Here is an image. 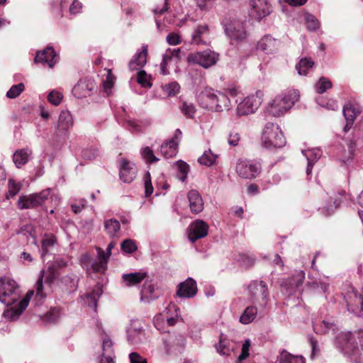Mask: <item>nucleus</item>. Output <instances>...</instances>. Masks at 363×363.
Here are the masks:
<instances>
[{
	"label": "nucleus",
	"instance_id": "obj_1",
	"mask_svg": "<svg viewBox=\"0 0 363 363\" xmlns=\"http://www.w3.org/2000/svg\"><path fill=\"white\" fill-rule=\"evenodd\" d=\"M335 345L345 357L358 363L363 350V329L352 332H341L335 339Z\"/></svg>",
	"mask_w": 363,
	"mask_h": 363
},
{
	"label": "nucleus",
	"instance_id": "obj_2",
	"mask_svg": "<svg viewBox=\"0 0 363 363\" xmlns=\"http://www.w3.org/2000/svg\"><path fill=\"white\" fill-rule=\"evenodd\" d=\"M299 99V92L295 89L286 90L277 95L269 104L267 111L274 117H280L289 111Z\"/></svg>",
	"mask_w": 363,
	"mask_h": 363
},
{
	"label": "nucleus",
	"instance_id": "obj_3",
	"mask_svg": "<svg viewBox=\"0 0 363 363\" xmlns=\"http://www.w3.org/2000/svg\"><path fill=\"white\" fill-rule=\"evenodd\" d=\"M286 143L280 127L274 123H267L261 138L262 146L266 149L281 148Z\"/></svg>",
	"mask_w": 363,
	"mask_h": 363
},
{
	"label": "nucleus",
	"instance_id": "obj_4",
	"mask_svg": "<svg viewBox=\"0 0 363 363\" xmlns=\"http://www.w3.org/2000/svg\"><path fill=\"white\" fill-rule=\"evenodd\" d=\"M21 296L17 283L9 277L0 278V302L9 306L17 301Z\"/></svg>",
	"mask_w": 363,
	"mask_h": 363
},
{
	"label": "nucleus",
	"instance_id": "obj_5",
	"mask_svg": "<svg viewBox=\"0 0 363 363\" xmlns=\"http://www.w3.org/2000/svg\"><path fill=\"white\" fill-rule=\"evenodd\" d=\"M221 24L225 35L233 40L242 41L246 38V31L242 21L235 18H224Z\"/></svg>",
	"mask_w": 363,
	"mask_h": 363
},
{
	"label": "nucleus",
	"instance_id": "obj_6",
	"mask_svg": "<svg viewBox=\"0 0 363 363\" xmlns=\"http://www.w3.org/2000/svg\"><path fill=\"white\" fill-rule=\"evenodd\" d=\"M51 191V189L48 188L40 193L21 196L18 199V206L21 209H27L40 206L50 197L52 198Z\"/></svg>",
	"mask_w": 363,
	"mask_h": 363
},
{
	"label": "nucleus",
	"instance_id": "obj_7",
	"mask_svg": "<svg viewBox=\"0 0 363 363\" xmlns=\"http://www.w3.org/2000/svg\"><path fill=\"white\" fill-rule=\"evenodd\" d=\"M218 57L219 55L216 52L206 50L190 53L187 57V60L189 62L198 64L204 68H208L217 62Z\"/></svg>",
	"mask_w": 363,
	"mask_h": 363
},
{
	"label": "nucleus",
	"instance_id": "obj_8",
	"mask_svg": "<svg viewBox=\"0 0 363 363\" xmlns=\"http://www.w3.org/2000/svg\"><path fill=\"white\" fill-rule=\"evenodd\" d=\"M236 172L240 177L252 179L261 172V165L252 160H239L236 164Z\"/></svg>",
	"mask_w": 363,
	"mask_h": 363
},
{
	"label": "nucleus",
	"instance_id": "obj_9",
	"mask_svg": "<svg viewBox=\"0 0 363 363\" xmlns=\"http://www.w3.org/2000/svg\"><path fill=\"white\" fill-rule=\"evenodd\" d=\"M164 349L167 354H181L185 348L186 340L180 334L174 333L168 335L164 339Z\"/></svg>",
	"mask_w": 363,
	"mask_h": 363
},
{
	"label": "nucleus",
	"instance_id": "obj_10",
	"mask_svg": "<svg viewBox=\"0 0 363 363\" xmlns=\"http://www.w3.org/2000/svg\"><path fill=\"white\" fill-rule=\"evenodd\" d=\"M261 104V99L257 96H246L237 106L238 116H247L254 113Z\"/></svg>",
	"mask_w": 363,
	"mask_h": 363
},
{
	"label": "nucleus",
	"instance_id": "obj_11",
	"mask_svg": "<svg viewBox=\"0 0 363 363\" xmlns=\"http://www.w3.org/2000/svg\"><path fill=\"white\" fill-rule=\"evenodd\" d=\"M305 279V273L300 270L296 272L291 277L283 281L281 283V291L288 296L295 293L297 288L302 285Z\"/></svg>",
	"mask_w": 363,
	"mask_h": 363
},
{
	"label": "nucleus",
	"instance_id": "obj_12",
	"mask_svg": "<svg viewBox=\"0 0 363 363\" xmlns=\"http://www.w3.org/2000/svg\"><path fill=\"white\" fill-rule=\"evenodd\" d=\"M115 247V242H111L106 250L97 249V259L91 264V267L95 272H104L107 267L108 260L111 255V250Z\"/></svg>",
	"mask_w": 363,
	"mask_h": 363
},
{
	"label": "nucleus",
	"instance_id": "obj_13",
	"mask_svg": "<svg viewBox=\"0 0 363 363\" xmlns=\"http://www.w3.org/2000/svg\"><path fill=\"white\" fill-rule=\"evenodd\" d=\"M208 232V225L202 220L197 219L190 224L188 228V238L191 242L206 237Z\"/></svg>",
	"mask_w": 363,
	"mask_h": 363
},
{
	"label": "nucleus",
	"instance_id": "obj_14",
	"mask_svg": "<svg viewBox=\"0 0 363 363\" xmlns=\"http://www.w3.org/2000/svg\"><path fill=\"white\" fill-rule=\"evenodd\" d=\"M33 294V291H29L24 298L19 302L18 306L11 307L4 312V317L12 321L18 320L23 311L28 307Z\"/></svg>",
	"mask_w": 363,
	"mask_h": 363
},
{
	"label": "nucleus",
	"instance_id": "obj_15",
	"mask_svg": "<svg viewBox=\"0 0 363 363\" xmlns=\"http://www.w3.org/2000/svg\"><path fill=\"white\" fill-rule=\"evenodd\" d=\"M210 28L207 23L196 24L191 33V43L199 45H208L209 42Z\"/></svg>",
	"mask_w": 363,
	"mask_h": 363
},
{
	"label": "nucleus",
	"instance_id": "obj_16",
	"mask_svg": "<svg viewBox=\"0 0 363 363\" xmlns=\"http://www.w3.org/2000/svg\"><path fill=\"white\" fill-rule=\"evenodd\" d=\"M251 15L257 21L262 20L272 12L269 0H251Z\"/></svg>",
	"mask_w": 363,
	"mask_h": 363
},
{
	"label": "nucleus",
	"instance_id": "obj_17",
	"mask_svg": "<svg viewBox=\"0 0 363 363\" xmlns=\"http://www.w3.org/2000/svg\"><path fill=\"white\" fill-rule=\"evenodd\" d=\"M184 56V52L180 48L167 49L162 55V60L160 65L161 73L163 75H167L169 70L167 65L173 62L177 63Z\"/></svg>",
	"mask_w": 363,
	"mask_h": 363
},
{
	"label": "nucleus",
	"instance_id": "obj_18",
	"mask_svg": "<svg viewBox=\"0 0 363 363\" xmlns=\"http://www.w3.org/2000/svg\"><path fill=\"white\" fill-rule=\"evenodd\" d=\"M137 174V168L134 163L125 159L120 160L119 176L124 183L132 182Z\"/></svg>",
	"mask_w": 363,
	"mask_h": 363
},
{
	"label": "nucleus",
	"instance_id": "obj_19",
	"mask_svg": "<svg viewBox=\"0 0 363 363\" xmlns=\"http://www.w3.org/2000/svg\"><path fill=\"white\" fill-rule=\"evenodd\" d=\"M57 61V56L52 47H47L42 51L37 52L35 57V63L48 65L49 67H53Z\"/></svg>",
	"mask_w": 363,
	"mask_h": 363
},
{
	"label": "nucleus",
	"instance_id": "obj_20",
	"mask_svg": "<svg viewBox=\"0 0 363 363\" xmlns=\"http://www.w3.org/2000/svg\"><path fill=\"white\" fill-rule=\"evenodd\" d=\"M197 292V285L196 281L189 277L184 282L178 285L177 294L181 298H192Z\"/></svg>",
	"mask_w": 363,
	"mask_h": 363
},
{
	"label": "nucleus",
	"instance_id": "obj_21",
	"mask_svg": "<svg viewBox=\"0 0 363 363\" xmlns=\"http://www.w3.org/2000/svg\"><path fill=\"white\" fill-rule=\"evenodd\" d=\"M248 289L255 300L261 299L264 304L267 303L269 298L268 288L262 281L251 282Z\"/></svg>",
	"mask_w": 363,
	"mask_h": 363
},
{
	"label": "nucleus",
	"instance_id": "obj_22",
	"mask_svg": "<svg viewBox=\"0 0 363 363\" xmlns=\"http://www.w3.org/2000/svg\"><path fill=\"white\" fill-rule=\"evenodd\" d=\"M72 126L73 119L70 112L68 111H61L58 118L57 134L60 136L67 135Z\"/></svg>",
	"mask_w": 363,
	"mask_h": 363
},
{
	"label": "nucleus",
	"instance_id": "obj_23",
	"mask_svg": "<svg viewBox=\"0 0 363 363\" xmlns=\"http://www.w3.org/2000/svg\"><path fill=\"white\" fill-rule=\"evenodd\" d=\"M280 45V42L269 35H266L257 43V49L266 54H272L277 52Z\"/></svg>",
	"mask_w": 363,
	"mask_h": 363
},
{
	"label": "nucleus",
	"instance_id": "obj_24",
	"mask_svg": "<svg viewBox=\"0 0 363 363\" xmlns=\"http://www.w3.org/2000/svg\"><path fill=\"white\" fill-rule=\"evenodd\" d=\"M127 340L132 345H138L145 340V330L142 327L132 325L127 330Z\"/></svg>",
	"mask_w": 363,
	"mask_h": 363
},
{
	"label": "nucleus",
	"instance_id": "obj_25",
	"mask_svg": "<svg viewBox=\"0 0 363 363\" xmlns=\"http://www.w3.org/2000/svg\"><path fill=\"white\" fill-rule=\"evenodd\" d=\"M216 351L223 356H228L237 348V343L227 338L225 335L221 334L219 342L215 345Z\"/></svg>",
	"mask_w": 363,
	"mask_h": 363
},
{
	"label": "nucleus",
	"instance_id": "obj_26",
	"mask_svg": "<svg viewBox=\"0 0 363 363\" xmlns=\"http://www.w3.org/2000/svg\"><path fill=\"white\" fill-rule=\"evenodd\" d=\"M94 88L92 82L80 80L72 89V93L78 99L85 98L91 95Z\"/></svg>",
	"mask_w": 363,
	"mask_h": 363
},
{
	"label": "nucleus",
	"instance_id": "obj_27",
	"mask_svg": "<svg viewBox=\"0 0 363 363\" xmlns=\"http://www.w3.org/2000/svg\"><path fill=\"white\" fill-rule=\"evenodd\" d=\"M158 296L154 284L151 281H145L140 291V301L150 303L155 300Z\"/></svg>",
	"mask_w": 363,
	"mask_h": 363
},
{
	"label": "nucleus",
	"instance_id": "obj_28",
	"mask_svg": "<svg viewBox=\"0 0 363 363\" xmlns=\"http://www.w3.org/2000/svg\"><path fill=\"white\" fill-rule=\"evenodd\" d=\"M147 45H143L141 50L138 52L128 64L130 70H136L143 67L147 62Z\"/></svg>",
	"mask_w": 363,
	"mask_h": 363
},
{
	"label": "nucleus",
	"instance_id": "obj_29",
	"mask_svg": "<svg viewBox=\"0 0 363 363\" xmlns=\"http://www.w3.org/2000/svg\"><path fill=\"white\" fill-rule=\"evenodd\" d=\"M313 330L316 334L323 335L337 330L336 324L330 320H315L313 322Z\"/></svg>",
	"mask_w": 363,
	"mask_h": 363
},
{
	"label": "nucleus",
	"instance_id": "obj_30",
	"mask_svg": "<svg viewBox=\"0 0 363 363\" xmlns=\"http://www.w3.org/2000/svg\"><path fill=\"white\" fill-rule=\"evenodd\" d=\"M217 92L218 91H215L211 89H205L203 90L198 96V100L201 105L205 108L213 110V102L216 99Z\"/></svg>",
	"mask_w": 363,
	"mask_h": 363
},
{
	"label": "nucleus",
	"instance_id": "obj_31",
	"mask_svg": "<svg viewBox=\"0 0 363 363\" xmlns=\"http://www.w3.org/2000/svg\"><path fill=\"white\" fill-rule=\"evenodd\" d=\"M147 277V273L142 270L133 273L124 274L122 281L125 286L131 287L141 283Z\"/></svg>",
	"mask_w": 363,
	"mask_h": 363
},
{
	"label": "nucleus",
	"instance_id": "obj_32",
	"mask_svg": "<svg viewBox=\"0 0 363 363\" xmlns=\"http://www.w3.org/2000/svg\"><path fill=\"white\" fill-rule=\"evenodd\" d=\"M302 153L308 161L306 173L309 175L312 172L314 164L320 158L322 150L320 148H311L302 150Z\"/></svg>",
	"mask_w": 363,
	"mask_h": 363
},
{
	"label": "nucleus",
	"instance_id": "obj_33",
	"mask_svg": "<svg viewBox=\"0 0 363 363\" xmlns=\"http://www.w3.org/2000/svg\"><path fill=\"white\" fill-rule=\"evenodd\" d=\"M189 207L191 211L194 213H199L203 209V202L199 193L194 189L188 193Z\"/></svg>",
	"mask_w": 363,
	"mask_h": 363
},
{
	"label": "nucleus",
	"instance_id": "obj_34",
	"mask_svg": "<svg viewBox=\"0 0 363 363\" xmlns=\"http://www.w3.org/2000/svg\"><path fill=\"white\" fill-rule=\"evenodd\" d=\"M32 150L28 147L17 150L13 155V161L17 168L25 165L31 157Z\"/></svg>",
	"mask_w": 363,
	"mask_h": 363
},
{
	"label": "nucleus",
	"instance_id": "obj_35",
	"mask_svg": "<svg viewBox=\"0 0 363 363\" xmlns=\"http://www.w3.org/2000/svg\"><path fill=\"white\" fill-rule=\"evenodd\" d=\"M213 111L220 112L224 110H230L231 108L230 101L227 95L221 92H217L214 101Z\"/></svg>",
	"mask_w": 363,
	"mask_h": 363
},
{
	"label": "nucleus",
	"instance_id": "obj_36",
	"mask_svg": "<svg viewBox=\"0 0 363 363\" xmlns=\"http://www.w3.org/2000/svg\"><path fill=\"white\" fill-rule=\"evenodd\" d=\"M162 318L166 319L170 326L174 325L179 319L178 308L174 305H169L161 314Z\"/></svg>",
	"mask_w": 363,
	"mask_h": 363
},
{
	"label": "nucleus",
	"instance_id": "obj_37",
	"mask_svg": "<svg viewBox=\"0 0 363 363\" xmlns=\"http://www.w3.org/2000/svg\"><path fill=\"white\" fill-rule=\"evenodd\" d=\"M343 115L347 121V124L344 128V130L345 132L347 131L348 129L352 126L355 118L357 114H359V111L357 110L354 105L351 104H347L344 106L342 109Z\"/></svg>",
	"mask_w": 363,
	"mask_h": 363
},
{
	"label": "nucleus",
	"instance_id": "obj_38",
	"mask_svg": "<svg viewBox=\"0 0 363 363\" xmlns=\"http://www.w3.org/2000/svg\"><path fill=\"white\" fill-rule=\"evenodd\" d=\"M177 141L175 139H171L168 142H164L160 147L161 154L165 158H171L174 157L177 153Z\"/></svg>",
	"mask_w": 363,
	"mask_h": 363
},
{
	"label": "nucleus",
	"instance_id": "obj_39",
	"mask_svg": "<svg viewBox=\"0 0 363 363\" xmlns=\"http://www.w3.org/2000/svg\"><path fill=\"white\" fill-rule=\"evenodd\" d=\"M102 294L103 290L101 286L96 285L94 288L91 293L86 294L84 296L88 306L96 311L98 298L101 296Z\"/></svg>",
	"mask_w": 363,
	"mask_h": 363
},
{
	"label": "nucleus",
	"instance_id": "obj_40",
	"mask_svg": "<svg viewBox=\"0 0 363 363\" xmlns=\"http://www.w3.org/2000/svg\"><path fill=\"white\" fill-rule=\"evenodd\" d=\"M177 177L182 182H185L189 171V164L182 161L178 160L173 164Z\"/></svg>",
	"mask_w": 363,
	"mask_h": 363
},
{
	"label": "nucleus",
	"instance_id": "obj_41",
	"mask_svg": "<svg viewBox=\"0 0 363 363\" xmlns=\"http://www.w3.org/2000/svg\"><path fill=\"white\" fill-rule=\"evenodd\" d=\"M104 228L106 233L111 238L118 237V233L121 229V224L116 219H108L104 221Z\"/></svg>",
	"mask_w": 363,
	"mask_h": 363
},
{
	"label": "nucleus",
	"instance_id": "obj_42",
	"mask_svg": "<svg viewBox=\"0 0 363 363\" xmlns=\"http://www.w3.org/2000/svg\"><path fill=\"white\" fill-rule=\"evenodd\" d=\"M102 340V357H107L111 359V357H114V352L113 349V342L106 334L101 335Z\"/></svg>",
	"mask_w": 363,
	"mask_h": 363
},
{
	"label": "nucleus",
	"instance_id": "obj_43",
	"mask_svg": "<svg viewBox=\"0 0 363 363\" xmlns=\"http://www.w3.org/2000/svg\"><path fill=\"white\" fill-rule=\"evenodd\" d=\"M313 65L314 62L311 58L304 57L296 65V69L299 75L306 76Z\"/></svg>",
	"mask_w": 363,
	"mask_h": 363
},
{
	"label": "nucleus",
	"instance_id": "obj_44",
	"mask_svg": "<svg viewBox=\"0 0 363 363\" xmlns=\"http://www.w3.org/2000/svg\"><path fill=\"white\" fill-rule=\"evenodd\" d=\"M257 314V309L255 306H247L240 318V321L242 324H249L252 322Z\"/></svg>",
	"mask_w": 363,
	"mask_h": 363
},
{
	"label": "nucleus",
	"instance_id": "obj_45",
	"mask_svg": "<svg viewBox=\"0 0 363 363\" xmlns=\"http://www.w3.org/2000/svg\"><path fill=\"white\" fill-rule=\"evenodd\" d=\"M67 265V262L62 259H58L55 261V264H51L49 266L48 272H49V275L46 277V281L49 283H52L57 276V272L55 270V267H57L59 268L65 267Z\"/></svg>",
	"mask_w": 363,
	"mask_h": 363
},
{
	"label": "nucleus",
	"instance_id": "obj_46",
	"mask_svg": "<svg viewBox=\"0 0 363 363\" xmlns=\"http://www.w3.org/2000/svg\"><path fill=\"white\" fill-rule=\"evenodd\" d=\"M56 242L55 237L51 234H45L42 240L41 257L44 259L48 253L50 247H53Z\"/></svg>",
	"mask_w": 363,
	"mask_h": 363
},
{
	"label": "nucleus",
	"instance_id": "obj_47",
	"mask_svg": "<svg viewBox=\"0 0 363 363\" xmlns=\"http://www.w3.org/2000/svg\"><path fill=\"white\" fill-rule=\"evenodd\" d=\"M279 363H305L303 356L293 355L286 351L281 352Z\"/></svg>",
	"mask_w": 363,
	"mask_h": 363
},
{
	"label": "nucleus",
	"instance_id": "obj_48",
	"mask_svg": "<svg viewBox=\"0 0 363 363\" xmlns=\"http://www.w3.org/2000/svg\"><path fill=\"white\" fill-rule=\"evenodd\" d=\"M216 158L217 155L213 154L209 149L205 151L203 155L199 157L198 162L199 164L205 166H211L215 163Z\"/></svg>",
	"mask_w": 363,
	"mask_h": 363
},
{
	"label": "nucleus",
	"instance_id": "obj_49",
	"mask_svg": "<svg viewBox=\"0 0 363 363\" xmlns=\"http://www.w3.org/2000/svg\"><path fill=\"white\" fill-rule=\"evenodd\" d=\"M61 282L65 284L69 291H75L77 288V279L75 275L71 274L61 278Z\"/></svg>",
	"mask_w": 363,
	"mask_h": 363
},
{
	"label": "nucleus",
	"instance_id": "obj_50",
	"mask_svg": "<svg viewBox=\"0 0 363 363\" xmlns=\"http://www.w3.org/2000/svg\"><path fill=\"white\" fill-rule=\"evenodd\" d=\"M340 201L339 199H333V201H330L327 203L325 206L320 208L321 213L325 214V216L332 215L335 211L340 206Z\"/></svg>",
	"mask_w": 363,
	"mask_h": 363
},
{
	"label": "nucleus",
	"instance_id": "obj_51",
	"mask_svg": "<svg viewBox=\"0 0 363 363\" xmlns=\"http://www.w3.org/2000/svg\"><path fill=\"white\" fill-rule=\"evenodd\" d=\"M332 82L331 81L325 77H321L318 82L315 84V89L317 93L323 94L328 89L332 88Z\"/></svg>",
	"mask_w": 363,
	"mask_h": 363
},
{
	"label": "nucleus",
	"instance_id": "obj_52",
	"mask_svg": "<svg viewBox=\"0 0 363 363\" xmlns=\"http://www.w3.org/2000/svg\"><path fill=\"white\" fill-rule=\"evenodd\" d=\"M21 184L16 182L13 179L8 181V192L6 195L7 199L14 197L21 190Z\"/></svg>",
	"mask_w": 363,
	"mask_h": 363
},
{
	"label": "nucleus",
	"instance_id": "obj_53",
	"mask_svg": "<svg viewBox=\"0 0 363 363\" xmlns=\"http://www.w3.org/2000/svg\"><path fill=\"white\" fill-rule=\"evenodd\" d=\"M305 21L307 29L311 31H315L320 27V22L318 18L311 13L305 14Z\"/></svg>",
	"mask_w": 363,
	"mask_h": 363
},
{
	"label": "nucleus",
	"instance_id": "obj_54",
	"mask_svg": "<svg viewBox=\"0 0 363 363\" xmlns=\"http://www.w3.org/2000/svg\"><path fill=\"white\" fill-rule=\"evenodd\" d=\"M179 89H180V86L176 82H172L166 84L162 86L163 91L168 96H175L179 92Z\"/></svg>",
	"mask_w": 363,
	"mask_h": 363
},
{
	"label": "nucleus",
	"instance_id": "obj_55",
	"mask_svg": "<svg viewBox=\"0 0 363 363\" xmlns=\"http://www.w3.org/2000/svg\"><path fill=\"white\" fill-rule=\"evenodd\" d=\"M24 89L25 86L23 83L14 84L6 92V97L9 99H15L24 91Z\"/></svg>",
	"mask_w": 363,
	"mask_h": 363
},
{
	"label": "nucleus",
	"instance_id": "obj_56",
	"mask_svg": "<svg viewBox=\"0 0 363 363\" xmlns=\"http://www.w3.org/2000/svg\"><path fill=\"white\" fill-rule=\"evenodd\" d=\"M150 76L147 75L144 70H140L137 74V82L143 87H151L152 83L150 82Z\"/></svg>",
	"mask_w": 363,
	"mask_h": 363
},
{
	"label": "nucleus",
	"instance_id": "obj_57",
	"mask_svg": "<svg viewBox=\"0 0 363 363\" xmlns=\"http://www.w3.org/2000/svg\"><path fill=\"white\" fill-rule=\"evenodd\" d=\"M115 77L109 70L107 73L106 79L103 82V89L108 95L111 92V89L114 84Z\"/></svg>",
	"mask_w": 363,
	"mask_h": 363
},
{
	"label": "nucleus",
	"instance_id": "obj_58",
	"mask_svg": "<svg viewBox=\"0 0 363 363\" xmlns=\"http://www.w3.org/2000/svg\"><path fill=\"white\" fill-rule=\"evenodd\" d=\"M45 272L42 270L40 272V275L35 284V297L41 300L45 297V294L43 292V279L44 277Z\"/></svg>",
	"mask_w": 363,
	"mask_h": 363
},
{
	"label": "nucleus",
	"instance_id": "obj_59",
	"mask_svg": "<svg viewBox=\"0 0 363 363\" xmlns=\"http://www.w3.org/2000/svg\"><path fill=\"white\" fill-rule=\"evenodd\" d=\"M63 98L62 94L57 90L51 91L48 95V101L54 106H58Z\"/></svg>",
	"mask_w": 363,
	"mask_h": 363
},
{
	"label": "nucleus",
	"instance_id": "obj_60",
	"mask_svg": "<svg viewBox=\"0 0 363 363\" xmlns=\"http://www.w3.org/2000/svg\"><path fill=\"white\" fill-rule=\"evenodd\" d=\"M121 247L123 252L128 254H131L136 251L137 250L135 242L130 239H126L124 241H123L121 245Z\"/></svg>",
	"mask_w": 363,
	"mask_h": 363
},
{
	"label": "nucleus",
	"instance_id": "obj_61",
	"mask_svg": "<svg viewBox=\"0 0 363 363\" xmlns=\"http://www.w3.org/2000/svg\"><path fill=\"white\" fill-rule=\"evenodd\" d=\"M180 109L182 113L188 118H193L196 111L194 105L186 101L183 102Z\"/></svg>",
	"mask_w": 363,
	"mask_h": 363
},
{
	"label": "nucleus",
	"instance_id": "obj_62",
	"mask_svg": "<svg viewBox=\"0 0 363 363\" xmlns=\"http://www.w3.org/2000/svg\"><path fill=\"white\" fill-rule=\"evenodd\" d=\"M250 347V340H246L242 345L241 349V352L239 354L237 361L241 363L243 360L246 359L249 356V351Z\"/></svg>",
	"mask_w": 363,
	"mask_h": 363
},
{
	"label": "nucleus",
	"instance_id": "obj_63",
	"mask_svg": "<svg viewBox=\"0 0 363 363\" xmlns=\"http://www.w3.org/2000/svg\"><path fill=\"white\" fill-rule=\"evenodd\" d=\"M142 155L143 158L150 163L159 160V159L154 155L152 150L149 147H146L142 150Z\"/></svg>",
	"mask_w": 363,
	"mask_h": 363
},
{
	"label": "nucleus",
	"instance_id": "obj_64",
	"mask_svg": "<svg viewBox=\"0 0 363 363\" xmlns=\"http://www.w3.org/2000/svg\"><path fill=\"white\" fill-rule=\"evenodd\" d=\"M98 154V150L94 147L86 148L82 152V157L87 160L94 159Z\"/></svg>",
	"mask_w": 363,
	"mask_h": 363
}]
</instances>
